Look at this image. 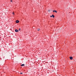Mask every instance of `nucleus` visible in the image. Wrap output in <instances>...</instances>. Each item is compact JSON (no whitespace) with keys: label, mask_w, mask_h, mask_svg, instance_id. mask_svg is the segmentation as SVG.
<instances>
[{"label":"nucleus","mask_w":76,"mask_h":76,"mask_svg":"<svg viewBox=\"0 0 76 76\" xmlns=\"http://www.w3.org/2000/svg\"><path fill=\"white\" fill-rule=\"evenodd\" d=\"M16 23H19V21L18 20H16L15 21Z\"/></svg>","instance_id":"nucleus-1"},{"label":"nucleus","mask_w":76,"mask_h":76,"mask_svg":"<svg viewBox=\"0 0 76 76\" xmlns=\"http://www.w3.org/2000/svg\"><path fill=\"white\" fill-rule=\"evenodd\" d=\"M70 59V60H73V57L71 56L70 58H69Z\"/></svg>","instance_id":"nucleus-2"},{"label":"nucleus","mask_w":76,"mask_h":76,"mask_svg":"<svg viewBox=\"0 0 76 76\" xmlns=\"http://www.w3.org/2000/svg\"><path fill=\"white\" fill-rule=\"evenodd\" d=\"M53 12H56V13H57V12L56 10H55L54 11L53 10Z\"/></svg>","instance_id":"nucleus-3"},{"label":"nucleus","mask_w":76,"mask_h":76,"mask_svg":"<svg viewBox=\"0 0 76 76\" xmlns=\"http://www.w3.org/2000/svg\"><path fill=\"white\" fill-rule=\"evenodd\" d=\"M15 32H18V30L16 29L15 30Z\"/></svg>","instance_id":"nucleus-4"},{"label":"nucleus","mask_w":76,"mask_h":76,"mask_svg":"<svg viewBox=\"0 0 76 76\" xmlns=\"http://www.w3.org/2000/svg\"><path fill=\"white\" fill-rule=\"evenodd\" d=\"M25 66L24 64H22L21 65V66Z\"/></svg>","instance_id":"nucleus-5"},{"label":"nucleus","mask_w":76,"mask_h":76,"mask_svg":"<svg viewBox=\"0 0 76 76\" xmlns=\"http://www.w3.org/2000/svg\"><path fill=\"white\" fill-rule=\"evenodd\" d=\"M52 17H53V18H54L55 16H54V15H52Z\"/></svg>","instance_id":"nucleus-6"},{"label":"nucleus","mask_w":76,"mask_h":76,"mask_svg":"<svg viewBox=\"0 0 76 76\" xmlns=\"http://www.w3.org/2000/svg\"><path fill=\"white\" fill-rule=\"evenodd\" d=\"M39 30H40V29H38V31H39Z\"/></svg>","instance_id":"nucleus-7"},{"label":"nucleus","mask_w":76,"mask_h":76,"mask_svg":"<svg viewBox=\"0 0 76 76\" xmlns=\"http://www.w3.org/2000/svg\"><path fill=\"white\" fill-rule=\"evenodd\" d=\"M12 14H13V15H15V13H14V12H13Z\"/></svg>","instance_id":"nucleus-8"},{"label":"nucleus","mask_w":76,"mask_h":76,"mask_svg":"<svg viewBox=\"0 0 76 76\" xmlns=\"http://www.w3.org/2000/svg\"><path fill=\"white\" fill-rule=\"evenodd\" d=\"M50 17H51V18H52V17H53L52 15H51V16H50Z\"/></svg>","instance_id":"nucleus-9"},{"label":"nucleus","mask_w":76,"mask_h":76,"mask_svg":"<svg viewBox=\"0 0 76 76\" xmlns=\"http://www.w3.org/2000/svg\"><path fill=\"white\" fill-rule=\"evenodd\" d=\"M11 2H12V0H11Z\"/></svg>","instance_id":"nucleus-10"},{"label":"nucleus","mask_w":76,"mask_h":76,"mask_svg":"<svg viewBox=\"0 0 76 76\" xmlns=\"http://www.w3.org/2000/svg\"><path fill=\"white\" fill-rule=\"evenodd\" d=\"M20 74H22V73H20Z\"/></svg>","instance_id":"nucleus-11"},{"label":"nucleus","mask_w":76,"mask_h":76,"mask_svg":"<svg viewBox=\"0 0 76 76\" xmlns=\"http://www.w3.org/2000/svg\"><path fill=\"white\" fill-rule=\"evenodd\" d=\"M20 29H19V31H20Z\"/></svg>","instance_id":"nucleus-12"},{"label":"nucleus","mask_w":76,"mask_h":76,"mask_svg":"<svg viewBox=\"0 0 76 76\" xmlns=\"http://www.w3.org/2000/svg\"><path fill=\"white\" fill-rule=\"evenodd\" d=\"M49 12H50V10H49Z\"/></svg>","instance_id":"nucleus-13"}]
</instances>
